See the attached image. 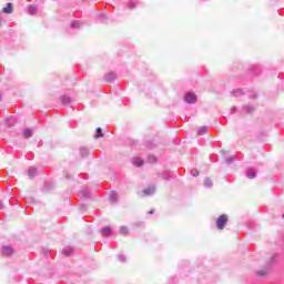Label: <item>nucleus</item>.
Here are the masks:
<instances>
[{
	"mask_svg": "<svg viewBox=\"0 0 284 284\" xmlns=\"http://www.w3.org/2000/svg\"><path fill=\"white\" fill-rule=\"evenodd\" d=\"M225 225H227V215L222 214L217 220H216V227L217 230H224Z\"/></svg>",
	"mask_w": 284,
	"mask_h": 284,
	"instance_id": "f257e3e1",
	"label": "nucleus"
},
{
	"mask_svg": "<svg viewBox=\"0 0 284 284\" xmlns=\"http://www.w3.org/2000/svg\"><path fill=\"white\" fill-rule=\"evenodd\" d=\"M184 101H185V103H190V104L196 103V94H194V93H186L184 95Z\"/></svg>",
	"mask_w": 284,
	"mask_h": 284,
	"instance_id": "f03ea898",
	"label": "nucleus"
},
{
	"mask_svg": "<svg viewBox=\"0 0 284 284\" xmlns=\"http://www.w3.org/2000/svg\"><path fill=\"white\" fill-rule=\"evenodd\" d=\"M1 252L3 256H12V254H14L12 246H2Z\"/></svg>",
	"mask_w": 284,
	"mask_h": 284,
	"instance_id": "7ed1b4c3",
	"label": "nucleus"
},
{
	"mask_svg": "<svg viewBox=\"0 0 284 284\" xmlns=\"http://www.w3.org/2000/svg\"><path fill=\"white\" fill-rule=\"evenodd\" d=\"M143 194H145V196H152V194H154L156 192V187L155 186H149L146 189H144Z\"/></svg>",
	"mask_w": 284,
	"mask_h": 284,
	"instance_id": "20e7f679",
	"label": "nucleus"
},
{
	"mask_svg": "<svg viewBox=\"0 0 284 284\" xmlns=\"http://www.w3.org/2000/svg\"><path fill=\"white\" fill-rule=\"evenodd\" d=\"M60 101H61L62 105H70V103H72V98H70L68 95H62L60 98Z\"/></svg>",
	"mask_w": 284,
	"mask_h": 284,
	"instance_id": "39448f33",
	"label": "nucleus"
},
{
	"mask_svg": "<svg viewBox=\"0 0 284 284\" xmlns=\"http://www.w3.org/2000/svg\"><path fill=\"white\" fill-rule=\"evenodd\" d=\"M74 252V248H72L71 246H65L63 250H62V254L64 256H72Z\"/></svg>",
	"mask_w": 284,
	"mask_h": 284,
	"instance_id": "423d86ee",
	"label": "nucleus"
},
{
	"mask_svg": "<svg viewBox=\"0 0 284 284\" xmlns=\"http://www.w3.org/2000/svg\"><path fill=\"white\" fill-rule=\"evenodd\" d=\"M114 79H115V75H114V73H112V72L106 73V74L104 75V81H106V83H112V81H114Z\"/></svg>",
	"mask_w": 284,
	"mask_h": 284,
	"instance_id": "0eeeda50",
	"label": "nucleus"
},
{
	"mask_svg": "<svg viewBox=\"0 0 284 284\" xmlns=\"http://www.w3.org/2000/svg\"><path fill=\"white\" fill-rule=\"evenodd\" d=\"M80 156H82V159H85V156H90V150H88V148H80Z\"/></svg>",
	"mask_w": 284,
	"mask_h": 284,
	"instance_id": "6e6552de",
	"label": "nucleus"
},
{
	"mask_svg": "<svg viewBox=\"0 0 284 284\" xmlns=\"http://www.w3.org/2000/svg\"><path fill=\"white\" fill-rule=\"evenodd\" d=\"M101 234L102 236H110V234H112V229H110V226H105L101 230Z\"/></svg>",
	"mask_w": 284,
	"mask_h": 284,
	"instance_id": "1a4fd4ad",
	"label": "nucleus"
},
{
	"mask_svg": "<svg viewBox=\"0 0 284 284\" xmlns=\"http://www.w3.org/2000/svg\"><path fill=\"white\" fill-rule=\"evenodd\" d=\"M132 163L135 165V168H141L143 165V160L140 158H133Z\"/></svg>",
	"mask_w": 284,
	"mask_h": 284,
	"instance_id": "9d476101",
	"label": "nucleus"
},
{
	"mask_svg": "<svg viewBox=\"0 0 284 284\" xmlns=\"http://www.w3.org/2000/svg\"><path fill=\"white\" fill-rule=\"evenodd\" d=\"M28 176L29 179H34V176H37V168L34 166L30 168L28 171Z\"/></svg>",
	"mask_w": 284,
	"mask_h": 284,
	"instance_id": "9b49d317",
	"label": "nucleus"
},
{
	"mask_svg": "<svg viewBox=\"0 0 284 284\" xmlns=\"http://www.w3.org/2000/svg\"><path fill=\"white\" fill-rule=\"evenodd\" d=\"M80 199H90V191L89 190H82L79 193Z\"/></svg>",
	"mask_w": 284,
	"mask_h": 284,
	"instance_id": "f8f14e48",
	"label": "nucleus"
},
{
	"mask_svg": "<svg viewBox=\"0 0 284 284\" xmlns=\"http://www.w3.org/2000/svg\"><path fill=\"white\" fill-rule=\"evenodd\" d=\"M2 12H4V14H12V3L9 2L7 7L2 9Z\"/></svg>",
	"mask_w": 284,
	"mask_h": 284,
	"instance_id": "ddd939ff",
	"label": "nucleus"
},
{
	"mask_svg": "<svg viewBox=\"0 0 284 284\" xmlns=\"http://www.w3.org/2000/svg\"><path fill=\"white\" fill-rule=\"evenodd\" d=\"M119 201V193H111L110 194V203H116Z\"/></svg>",
	"mask_w": 284,
	"mask_h": 284,
	"instance_id": "4468645a",
	"label": "nucleus"
},
{
	"mask_svg": "<svg viewBox=\"0 0 284 284\" xmlns=\"http://www.w3.org/2000/svg\"><path fill=\"white\" fill-rule=\"evenodd\" d=\"M119 234H121L122 236H128L130 234V231L128 230L126 226H121Z\"/></svg>",
	"mask_w": 284,
	"mask_h": 284,
	"instance_id": "2eb2a0df",
	"label": "nucleus"
},
{
	"mask_svg": "<svg viewBox=\"0 0 284 284\" xmlns=\"http://www.w3.org/2000/svg\"><path fill=\"white\" fill-rule=\"evenodd\" d=\"M247 179H256V172L254 170L248 169L246 171Z\"/></svg>",
	"mask_w": 284,
	"mask_h": 284,
	"instance_id": "dca6fc26",
	"label": "nucleus"
},
{
	"mask_svg": "<svg viewBox=\"0 0 284 284\" xmlns=\"http://www.w3.org/2000/svg\"><path fill=\"white\" fill-rule=\"evenodd\" d=\"M23 136H24L26 139H31V136H32V130H31V129H26V130L23 131Z\"/></svg>",
	"mask_w": 284,
	"mask_h": 284,
	"instance_id": "f3484780",
	"label": "nucleus"
},
{
	"mask_svg": "<svg viewBox=\"0 0 284 284\" xmlns=\"http://www.w3.org/2000/svg\"><path fill=\"white\" fill-rule=\"evenodd\" d=\"M256 274H257L261 278H264V276L267 275V268H265V270H258V271H256Z\"/></svg>",
	"mask_w": 284,
	"mask_h": 284,
	"instance_id": "a211bd4d",
	"label": "nucleus"
},
{
	"mask_svg": "<svg viewBox=\"0 0 284 284\" xmlns=\"http://www.w3.org/2000/svg\"><path fill=\"white\" fill-rule=\"evenodd\" d=\"M29 14H37V6H29L28 7Z\"/></svg>",
	"mask_w": 284,
	"mask_h": 284,
	"instance_id": "6ab92c4d",
	"label": "nucleus"
},
{
	"mask_svg": "<svg viewBox=\"0 0 284 284\" xmlns=\"http://www.w3.org/2000/svg\"><path fill=\"white\" fill-rule=\"evenodd\" d=\"M233 97H243V89H236L232 92Z\"/></svg>",
	"mask_w": 284,
	"mask_h": 284,
	"instance_id": "aec40b11",
	"label": "nucleus"
},
{
	"mask_svg": "<svg viewBox=\"0 0 284 284\" xmlns=\"http://www.w3.org/2000/svg\"><path fill=\"white\" fill-rule=\"evenodd\" d=\"M212 185H214L212 183V180L210 178H205V180H204V187H212Z\"/></svg>",
	"mask_w": 284,
	"mask_h": 284,
	"instance_id": "412c9836",
	"label": "nucleus"
},
{
	"mask_svg": "<svg viewBox=\"0 0 284 284\" xmlns=\"http://www.w3.org/2000/svg\"><path fill=\"white\" fill-rule=\"evenodd\" d=\"M205 132H207V126H202L197 130L199 136H203Z\"/></svg>",
	"mask_w": 284,
	"mask_h": 284,
	"instance_id": "4be33fe9",
	"label": "nucleus"
},
{
	"mask_svg": "<svg viewBox=\"0 0 284 284\" xmlns=\"http://www.w3.org/2000/svg\"><path fill=\"white\" fill-rule=\"evenodd\" d=\"M94 136H95V139L103 138V130L101 128H98L97 129V134Z\"/></svg>",
	"mask_w": 284,
	"mask_h": 284,
	"instance_id": "5701e85b",
	"label": "nucleus"
},
{
	"mask_svg": "<svg viewBox=\"0 0 284 284\" xmlns=\"http://www.w3.org/2000/svg\"><path fill=\"white\" fill-rule=\"evenodd\" d=\"M71 28L77 29V28H81V21L75 20L71 23Z\"/></svg>",
	"mask_w": 284,
	"mask_h": 284,
	"instance_id": "b1692460",
	"label": "nucleus"
},
{
	"mask_svg": "<svg viewBox=\"0 0 284 284\" xmlns=\"http://www.w3.org/2000/svg\"><path fill=\"white\" fill-rule=\"evenodd\" d=\"M244 110H245V112H247L250 114V112H254V106L246 105V106H244Z\"/></svg>",
	"mask_w": 284,
	"mask_h": 284,
	"instance_id": "393cba45",
	"label": "nucleus"
},
{
	"mask_svg": "<svg viewBox=\"0 0 284 284\" xmlns=\"http://www.w3.org/2000/svg\"><path fill=\"white\" fill-rule=\"evenodd\" d=\"M149 163H156V156L149 155Z\"/></svg>",
	"mask_w": 284,
	"mask_h": 284,
	"instance_id": "a878e982",
	"label": "nucleus"
},
{
	"mask_svg": "<svg viewBox=\"0 0 284 284\" xmlns=\"http://www.w3.org/2000/svg\"><path fill=\"white\" fill-rule=\"evenodd\" d=\"M191 174L192 176H199V170L196 169L191 170Z\"/></svg>",
	"mask_w": 284,
	"mask_h": 284,
	"instance_id": "bb28decb",
	"label": "nucleus"
},
{
	"mask_svg": "<svg viewBox=\"0 0 284 284\" xmlns=\"http://www.w3.org/2000/svg\"><path fill=\"white\" fill-rule=\"evenodd\" d=\"M129 8L131 10H134V8H136V3H134L133 1L129 2Z\"/></svg>",
	"mask_w": 284,
	"mask_h": 284,
	"instance_id": "cd10ccee",
	"label": "nucleus"
},
{
	"mask_svg": "<svg viewBox=\"0 0 284 284\" xmlns=\"http://www.w3.org/2000/svg\"><path fill=\"white\" fill-rule=\"evenodd\" d=\"M225 163H234V158L233 156H231V158H227L226 160H225Z\"/></svg>",
	"mask_w": 284,
	"mask_h": 284,
	"instance_id": "c85d7f7f",
	"label": "nucleus"
},
{
	"mask_svg": "<svg viewBox=\"0 0 284 284\" xmlns=\"http://www.w3.org/2000/svg\"><path fill=\"white\" fill-rule=\"evenodd\" d=\"M118 258L121 263H125V255H119Z\"/></svg>",
	"mask_w": 284,
	"mask_h": 284,
	"instance_id": "c756f323",
	"label": "nucleus"
},
{
	"mask_svg": "<svg viewBox=\"0 0 284 284\" xmlns=\"http://www.w3.org/2000/svg\"><path fill=\"white\" fill-rule=\"evenodd\" d=\"M236 112V106H233L232 109H231V114H234Z\"/></svg>",
	"mask_w": 284,
	"mask_h": 284,
	"instance_id": "7c9ffc66",
	"label": "nucleus"
},
{
	"mask_svg": "<svg viewBox=\"0 0 284 284\" xmlns=\"http://www.w3.org/2000/svg\"><path fill=\"white\" fill-rule=\"evenodd\" d=\"M276 258V255H273L272 257H271V263H274V260Z\"/></svg>",
	"mask_w": 284,
	"mask_h": 284,
	"instance_id": "2f4dec72",
	"label": "nucleus"
},
{
	"mask_svg": "<svg viewBox=\"0 0 284 284\" xmlns=\"http://www.w3.org/2000/svg\"><path fill=\"white\" fill-rule=\"evenodd\" d=\"M0 210H3V203L0 201Z\"/></svg>",
	"mask_w": 284,
	"mask_h": 284,
	"instance_id": "473e14b6",
	"label": "nucleus"
},
{
	"mask_svg": "<svg viewBox=\"0 0 284 284\" xmlns=\"http://www.w3.org/2000/svg\"><path fill=\"white\" fill-rule=\"evenodd\" d=\"M149 214H154V210H151V211L149 212Z\"/></svg>",
	"mask_w": 284,
	"mask_h": 284,
	"instance_id": "72a5a7b5",
	"label": "nucleus"
},
{
	"mask_svg": "<svg viewBox=\"0 0 284 284\" xmlns=\"http://www.w3.org/2000/svg\"><path fill=\"white\" fill-rule=\"evenodd\" d=\"M0 101H1V94H0Z\"/></svg>",
	"mask_w": 284,
	"mask_h": 284,
	"instance_id": "f704fd0d",
	"label": "nucleus"
}]
</instances>
